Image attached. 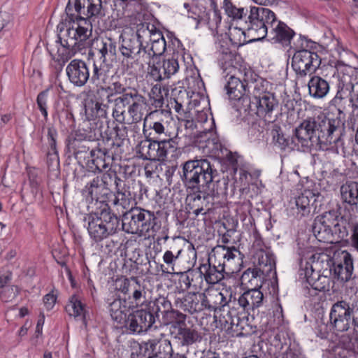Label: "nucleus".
Returning a JSON list of instances; mask_svg holds the SVG:
<instances>
[{"instance_id": "obj_1", "label": "nucleus", "mask_w": 358, "mask_h": 358, "mask_svg": "<svg viewBox=\"0 0 358 358\" xmlns=\"http://www.w3.org/2000/svg\"><path fill=\"white\" fill-rule=\"evenodd\" d=\"M246 24L251 41L267 37L273 43L287 45L294 35L285 23L278 20L274 12L264 7H251Z\"/></svg>"}, {"instance_id": "obj_2", "label": "nucleus", "mask_w": 358, "mask_h": 358, "mask_svg": "<svg viewBox=\"0 0 358 358\" xmlns=\"http://www.w3.org/2000/svg\"><path fill=\"white\" fill-rule=\"evenodd\" d=\"M295 136L301 147L328 149L341 138L340 121L325 116L307 118L295 129Z\"/></svg>"}, {"instance_id": "obj_3", "label": "nucleus", "mask_w": 358, "mask_h": 358, "mask_svg": "<svg viewBox=\"0 0 358 358\" xmlns=\"http://www.w3.org/2000/svg\"><path fill=\"white\" fill-rule=\"evenodd\" d=\"M92 31V23L86 19L78 17L69 21L65 35L56 41V51L54 48L50 50L52 58L58 62L66 63L83 48Z\"/></svg>"}, {"instance_id": "obj_4", "label": "nucleus", "mask_w": 358, "mask_h": 358, "mask_svg": "<svg viewBox=\"0 0 358 358\" xmlns=\"http://www.w3.org/2000/svg\"><path fill=\"white\" fill-rule=\"evenodd\" d=\"M210 162L206 159L189 160L182 164L181 180L186 189L218 192L217 182L213 180L214 172Z\"/></svg>"}, {"instance_id": "obj_5", "label": "nucleus", "mask_w": 358, "mask_h": 358, "mask_svg": "<svg viewBox=\"0 0 358 358\" xmlns=\"http://www.w3.org/2000/svg\"><path fill=\"white\" fill-rule=\"evenodd\" d=\"M113 117L120 124H131L143 119L147 103L145 98L136 90H129L113 101Z\"/></svg>"}, {"instance_id": "obj_6", "label": "nucleus", "mask_w": 358, "mask_h": 358, "mask_svg": "<svg viewBox=\"0 0 358 358\" xmlns=\"http://www.w3.org/2000/svg\"><path fill=\"white\" fill-rule=\"evenodd\" d=\"M84 222L90 238L95 242H101L117 232L120 220L105 206L100 212L87 214Z\"/></svg>"}, {"instance_id": "obj_7", "label": "nucleus", "mask_w": 358, "mask_h": 358, "mask_svg": "<svg viewBox=\"0 0 358 358\" xmlns=\"http://www.w3.org/2000/svg\"><path fill=\"white\" fill-rule=\"evenodd\" d=\"M160 229L154 212L140 208H131L123 215L122 229L139 236H152Z\"/></svg>"}, {"instance_id": "obj_8", "label": "nucleus", "mask_w": 358, "mask_h": 358, "mask_svg": "<svg viewBox=\"0 0 358 358\" xmlns=\"http://www.w3.org/2000/svg\"><path fill=\"white\" fill-rule=\"evenodd\" d=\"M171 124H173L171 114L164 110L155 111L150 113L149 117L144 119L143 132L148 131V137L151 136L154 138L166 137L168 138H174L176 134L172 131Z\"/></svg>"}, {"instance_id": "obj_9", "label": "nucleus", "mask_w": 358, "mask_h": 358, "mask_svg": "<svg viewBox=\"0 0 358 358\" xmlns=\"http://www.w3.org/2000/svg\"><path fill=\"white\" fill-rule=\"evenodd\" d=\"M224 71L229 70L227 73V76H229L225 88L227 93L231 99L240 100L241 99H246L245 97L248 83L247 80V73L244 74L234 66H230L227 64V62L222 64Z\"/></svg>"}, {"instance_id": "obj_10", "label": "nucleus", "mask_w": 358, "mask_h": 358, "mask_svg": "<svg viewBox=\"0 0 358 358\" xmlns=\"http://www.w3.org/2000/svg\"><path fill=\"white\" fill-rule=\"evenodd\" d=\"M101 0H69L66 12L71 15V20L83 17L90 22L89 18L101 14Z\"/></svg>"}, {"instance_id": "obj_11", "label": "nucleus", "mask_w": 358, "mask_h": 358, "mask_svg": "<svg viewBox=\"0 0 358 358\" xmlns=\"http://www.w3.org/2000/svg\"><path fill=\"white\" fill-rule=\"evenodd\" d=\"M320 63V58L316 52L305 49L296 51L292 59L294 71L301 77L315 73Z\"/></svg>"}, {"instance_id": "obj_12", "label": "nucleus", "mask_w": 358, "mask_h": 358, "mask_svg": "<svg viewBox=\"0 0 358 358\" xmlns=\"http://www.w3.org/2000/svg\"><path fill=\"white\" fill-rule=\"evenodd\" d=\"M215 259L222 257V266L227 273H236L240 271L243 264V255L236 247H227L218 245L213 250Z\"/></svg>"}, {"instance_id": "obj_13", "label": "nucleus", "mask_w": 358, "mask_h": 358, "mask_svg": "<svg viewBox=\"0 0 358 358\" xmlns=\"http://www.w3.org/2000/svg\"><path fill=\"white\" fill-rule=\"evenodd\" d=\"M356 311L346 301H337L332 306L330 310L331 324L337 331H347L350 328L351 319H353Z\"/></svg>"}, {"instance_id": "obj_14", "label": "nucleus", "mask_w": 358, "mask_h": 358, "mask_svg": "<svg viewBox=\"0 0 358 358\" xmlns=\"http://www.w3.org/2000/svg\"><path fill=\"white\" fill-rule=\"evenodd\" d=\"M124 322L125 327L130 333L141 334L152 326L155 317L150 311L141 309L129 314Z\"/></svg>"}, {"instance_id": "obj_15", "label": "nucleus", "mask_w": 358, "mask_h": 358, "mask_svg": "<svg viewBox=\"0 0 358 358\" xmlns=\"http://www.w3.org/2000/svg\"><path fill=\"white\" fill-rule=\"evenodd\" d=\"M334 275L342 282L348 281L352 275L353 261L351 255L346 250H343L334 255L332 268Z\"/></svg>"}, {"instance_id": "obj_16", "label": "nucleus", "mask_w": 358, "mask_h": 358, "mask_svg": "<svg viewBox=\"0 0 358 358\" xmlns=\"http://www.w3.org/2000/svg\"><path fill=\"white\" fill-rule=\"evenodd\" d=\"M187 195L186 197V203L187 208L192 210V213L195 216H198L201 213L205 208L210 204V199L218 196V192H210L209 194L202 192L203 190H191L187 189Z\"/></svg>"}, {"instance_id": "obj_17", "label": "nucleus", "mask_w": 358, "mask_h": 358, "mask_svg": "<svg viewBox=\"0 0 358 358\" xmlns=\"http://www.w3.org/2000/svg\"><path fill=\"white\" fill-rule=\"evenodd\" d=\"M114 182L115 185V199L113 201V204L117 208V210H121L124 215V210H128L131 207L134 199H133L129 187L127 186L124 182L115 174L114 175Z\"/></svg>"}, {"instance_id": "obj_18", "label": "nucleus", "mask_w": 358, "mask_h": 358, "mask_svg": "<svg viewBox=\"0 0 358 358\" xmlns=\"http://www.w3.org/2000/svg\"><path fill=\"white\" fill-rule=\"evenodd\" d=\"M253 103L257 107V114L268 122H273L275 116H273V110L278 107V102L274 95L271 93L264 94L254 97Z\"/></svg>"}, {"instance_id": "obj_19", "label": "nucleus", "mask_w": 358, "mask_h": 358, "mask_svg": "<svg viewBox=\"0 0 358 358\" xmlns=\"http://www.w3.org/2000/svg\"><path fill=\"white\" fill-rule=\"evenodd\" d=\"M66 71L69 80L75 86L82 87L90 79L89 69L83 60H72L66 66Z\"/></svg>"}, {"instance_id": "obj_20", "label": "nucleus", "mask_w": 358, "mask_h": 358, "mask_svg": "<svg viewBox=\"0 0 358 358\" xmlns=\"http://www.w3.org/2000/svg\"><path fill=\"white\" fill-rule=\"evenodd\" d=\"M179 70V64L177 59L169 58L163 59L150 67V76L155 81H161L170 78Z\"/></svg>"}, {"instance_id": "obj_21", "label": "nucleus", "mask_w": 358, "mask_h": 358, "mask_svg": "<svg viewBox=\"0 0 358 358\" xmlns=\"http://www.w3.org/2000/svg\"><path fill=\"white\" fill-rule=\"evenodd\" d=\"M113 65L108 62L95 60L91 76L92 82L96 86L104 87L110 84L113 78Z\"/></svg>"}, {"instance_id": "obj_22", "label": "nucleus", "mask_w": 358, "mask_h": 358, "mask_svg": "<svg viewBox=\"0 0 358 358\" xmlns=\"http://www.w3.org/2000/svg\"><path fill=\"white\" fill-rule=\"evenodd\" d=\"M323 257L327 258L326 265L329 266L327 262V257L324 255H313L310 259L309 262H306L303 264V262L301 264V269L299 271V277L301 279L305 280L306 282L310 286V279L317 280L318 275H320V268L322 264L324 263V259H321Z\"/></svg>"}, {"instance_id": "obj_23", "label": "nucleus", "mask_w": 358, "mask_h": 358, "mask_svg": "<svg viewBox=\"0 0 358 358\" xmlns=\"http://www.w3.org/2000/svg\"><path fill=\"white\" fill-rule=\"evenodd\" d=\"M108 179L112 180V176L110 173H104L101 177L94 178L85 185L83 189L84 194L92 200L98 201L101 199L108 192Z\"/></svg>"}, {"instance_id": "obj_24", "label": "nucleus", "mask_w": 358, "mask_h": 358, "mask_svg": "<svg viewBox=\"0 0 358 358\" xmlns=\"http://www.w3.org/2000/svg\"><path fill=\"white\" fill-rule=\"evenodd\" d=\"M253 262L257 266L256 268L265 275H276L275 261L270 250L260 249L256 251L253 254Z\"/></svg>"}, {"instance_id": "obj_25", "label": "nucleus", "mask_w": 358, "mask_h": 358, "mask_svg": "<svg viewBox=\"0 0 358 358\" xmlns=\"http://www.w3.org/2000/svg\"><path fill=\"white\" fill-rule=\"evenodd\" d=\"M201 296L204 308L209 310L216 311L217 309L224 308L229 302L224 293L213 287L206 289L201 294Z\"/></svg>"}, {"instance_id": "obj_26", "label": "nucleus", "mask_w": 358, "mask_h": 358, "mask_svg": "<svg viewBox=\"0 0 358 358\" xmlns=\"http://www.w3.org/2000/svg\"><path fill=\"white\" fill-rule=\"evenodd\" d=\"M319 193H315L310 189H304L299 196L295 197V206L296 213L301 217H307L311 215L314 203Z\"/></svg>"}, {"instance_id": "obj_27", "label": "nucleus", "mask_w": 358, "mask_h": 358, "mask_svg": "<svg viewBox=\"0 0 358 358\" xmlns=\"http://www.w3.org/2000/svg\"><path fill=\"white\" fill-rule=\"evenodd\" d=\"M174 329L176 331L174 338L182 346L192 345L202 339L201 334L193 327H187L185 324L179 323Z\"/></svg>"}, {"instance_id": "obj_28", "label": "nucleus", "mask_w": 358, "mask_h": 358, "mask_svg": "<svg viewBox=\"0 0 358 358\" xmlns=\"http://www.w3.org/2000/svg\"><path fill=\"white\" fill-rule=\"evenodd\" d=\"M179 284L183 290L192 289V292H198L201 289L203 280L199 267L198 269H189L181 273Z\"/></svg>"}, {"instance_id": "obj_29", "label": "nucleus", "mask_w": 358, "mask_h": 358, "mask_svg": "<svg viewBox=\"0 0 358 358\" xmlns=\"http://www.w3.org/2000/svg\"><path fill=\"white\" fill-rule=\"evenodd\" d=\"M211 258H209L208 262L201 264L199 268L203 277L208 284L215 285L224 278V273H227L222 266L221 262L218 261L217 265L210 263Z\"/></svg>"}, {"instance_id": "obj_30", "label": "nucleus", "mask_w": 358, "mask_h": 358, "mask_svg": "<svg viewBox=\"0 0 358 358\" xmlns=\"http://www.w3.org/2000/svg\"><path fill=\"white\" fill-rule=\"evenodd\" d=\"M136 37L143 45L156 43L164 38L154 24L146 22L138 24Z\"/></svg>"}, {"instance_id": "obj_31", "label": "nucleus", "mask_w": 358, "mask_h": 358, "mask_svg": "<svg viewBox=\"0 0 358 358\" xmlns=\"http://www.w3.org/2000/svg\"><path fill=\"white\" fill-rule=\"evenodd\" d=\"M107 106L96 96L89 97L85 101V115L87 120H95L107 117Z\"/></svg>"}, {"instance_id": "obj_32", "label": "nucleus", "mask_w": 358, "mask_h": 358, "mask_svg": "<svg viewBox=\"0 0 358 358\" xmlns=\"http://www.w3.org/2000/svg\"><path fill=\"white\" fill-rule=\"evenodd\" d=\"M263 299V293L259 289L251 288L239 296L238 303L244 310L248 311L261 306Z\"/></svg>"}, {"instance_id": "obj_33", "label": "nucleus", "mask_w": 358, "mask_h": 358, "mask_svg": "<svg viewBox=\"0 0 358 358\" xmlns=\"http://www.w3.org/2000/svg\"><path fill=\"white\" fill-rule=\"evenodd\" d=\"M122 38L121 46L120 48L122 55L127 59H134L136 56L139 55L142 58L143 53V45L140 40L134 36L131 38Z\"/></svg>"}, {"instance_id": "obj_34", "label": "nucleus", "mask_w": 358, "mask_h": 358, "mask_svg": "<svg viewBox=\"0 0 358 358\" xmlns=\"http://www.w3.org/2000/svg\"><path fill=\"white\" fill-rule=\"evenodd\" d=\"M95 49L99 55L96 60L112 62L116 55V43L110 38H102L95 42Z\"/></svg>"}, {"instance_id": "obj_35", "label": "nucleus", "mask_w": 358, "mask_h": 358, "mask_svg": "<svg viewBox=\"0 0 358 358\" xmlns=\"http://www.w3.org/2000/svg\"><path fill=\"white\" fill-rule=\"evenodd\" d=\"M178 150V143L174 138H167L162 141L155 140V156L154 161L164 162L168 155H172Z\"/></svg>"}, {"instance_id": "obj_36", "label": "nucleus", "mask_w": 358, "mask_h": 358, "mask_svg": "<svg viewBox=\"0 0 358 358\" xmlns=\"http://www.w3.org/2000/svg\"><path fill=\"white\" fill-rule=\"evenodd\" d=\"M308 86L310 95L315 98L324 97L329 90L328 82L321 77L316 76L310 78Z\"/></svg>"}, {"instance_id": "obj_37", "label": "nucleus", "mask_w": 358, "mask_h": 358, "mask_svg": "<svg viewBox=\"0 0 358 358\" xmlns=\"http://www.w3.org/2000/svg\"><path fill=\"white\" fill-rule=\"evenodd\" d=\"M166 48V44L164 38L156 43L145 44L143 45L142 60L148 63L150 59L163 55Z\"/></svg>"}, {"instance_id": "obj_38", "label": "nucleus", "mask_w": 358, "mask_h": 358, "mask_svg": "<svg viewBox=\"0 0 358 358\" xmlns=\"http://www.w3.org/2000/svg\"><path fill=\"white\" fill-rule=\"evenodd\" d=\"M341 194L344 202L350 205L358 203V182H348L341 187Z\"/></svg>"}, {"instance_id": "obj_39", "label": "nucleus", "mask_w": 358, "mask_h": 358, "mask_svg": "<svg viewBox=\"0 0 358 358\" xmlns=\"http://www.w3.org/2000/svg\"><path fill=\"white\" fill-rule=\"evenodd\" d=\"M315 220L324 224L327 229H331L333 234L341 233L338 221V216L336 211H328L317 216Z\"/></svg>"}, {"instance_id": "obj_40", "label": "nucleus", "mask_w": 358, "mask_h": 358, "mask_svg": "<svg viewBox=\"0 0 358 358\" xmlns=\"http://www.w3.org/2000/svg\"><path fill=\"white\" fill-rule=\"evenodd\" d=\"M109 310L112 319L121 324L127 317V307L126 301H122L120 299H115L110 303Z\"/></svg>"}, {"instance_id": "obj_41", "label": "nucleus", "mask_w": 358, "mask_h": 358, "mask_svg": "<svg viewBox=\"0 0 358 358\" xmlns=\"http://www.w3.org/2000/svg\"><path fill=\"white\" fill-rule=\"evenodd\" d=\"M264 275L265 274L262 273L256 268H249L243 273L241 281L242 285L251 287L252 288H257L262 282V275Z\"/></svg>"}, {"instance_id": "obj_42", "label": "nucleus", "mask_w": 358, "mask_h": 358, "mask_svg": "<svg viewBox=\"0 0 358 358\" xmlns=\"http://www.w3.org/2000/svg\"><path fill=\"white\" fill-rule=\"evenodd\" d=\"M182 303L185 310L192 314L204 308L201 294H196V292H189L185 296Z\"/></svg>"}, {"instance_id": "obj_43", "label": "nucleus", "mask_w": 358, "mask_h": 358, "mask_svg": "<svg viewBox=\"0 0 358 358\" xmlns=\"http://www.w3.org/2000/svg\"><path fill=\"white\" fill-rule=\"evenodd\" d=\"M66 310L70 316L75 318L80 317L84 324L85 323V309L83 304L76 296H72L69 300V303L66 306Z\"/></svg>"}, {"instance_id": "obj_44", "label": "nucleus", "mask_w": 358, "mask_h": 358, "mask_svg": "<svg viewBox=\"0 0 358 358\" xmlns=\"http://www.w3.org/2000/svg\"><path fill=\"white\" fill-rule=\"evenodd\" d=\"M313 232L316 238L324 243H334V234L331 229H327L321 222H319L318 220H315L313 225Z\"/></svg>"}, {"instance_id": "obj_45", "label": "nucleus", "mask_w": 358, "mask_h": 358, "mask_svg": "<svg viewBox=\"0 0 358 358\" xmlns=\"http://www.w3.org/2000/svg\"><path fill=\"white\" fill-rule=\"evenodd\" d=\"M137 152L143 159L154 161L155 156V140L146 139L142 141L138 146Z\"/></svg>"}, {"instance_id": "obj_46", "label": "nucleus", "mask_w": 358, "mask_h": 358, "mask_svg": "<svg viewBox=\"0 0 358 358\" xmlns=\"http://www.w3.org/2000/svg\"><path fill=\"white\" fill-rule=\"evenodd\" d=\"M271 133L275 145L278 147L280 150H294L295 148L296 145L294 143L293 141L285 138L280 131L279 127H275L272 129Z\"/></svg>"}, {"instance_id": "obj_47", "label": "nucleus", "mask_w": 358, "mask_h": 358, "mask_svg": "<svg viewBox=\"0 0 358 358\" xmlns=\"http://www.w3.org/2000/svg\"><path fill=\"white\" fill-rule=\"evenodd\" d=\"M106 149L99 148L90 151L92 162L95 166V169L99 171H102L108 167V164L106 162Z\"/></svg>"}, {"instance_id": "obj_48", "label": "nucleus", "mask_w": 358, "mask_h": 358, "mask_svg": "<svg viewBox=\"0 0 358 358\" xmlns=\"http://www.w3.org/2000/svg\"><path fill=\"white\" fill-rule=\"evenodd\" d=\"M153 340L155 341V346L153 348V357L160 358L162 357H168L171 355L173 350L169 341Z\"/></svg>"}, {"instance_id": "obj_49", "label": "nucleus", "mask_w": 358, "mask_h": 358, "mask_svg": "<svg viewBox=\"0 0 358 358\" xmlns=\"http://www.w3.org/2000/svg\"><path fill=\"white\" fill-rule=\"evenodd\" d=\"M130 294L131 296H129V299H132V301L135 303L136 306L143 304L145 301L146 292L145 287L139 283L138 279L135 282Z\"/></svg>"}, {"instance_id": "obj_50", "label": "nucleus", "mask_w": 358, "mask_h": 358, "mask_svg": "<svg viewBox=\"0 0 358 358\" xmlns=\"http://www.w3.org/2000/svg\"><path fill=\"white\" fill-rule=\"evenodd\" d=\"M223 8L226 15L233 20H241L247 13L243 8H238L229 0H224Z\"/></svg>"}, {"instance_id": "obj_51", "label": "nucleus", "mask_w": 358, "mask_h": 358, "mask_svg": "<svg viewBox=\"0 0 358 358\" xmlns=\"http://www.w3.org/2000/svg\"><path fill=\"white\" fill-rule=\"evenodd\" d=\"M245 24L247 25L246 23ZM246 34H248L247 28L245 31L238 27H230L229 30V40L235 46H241L247 42L245 38Z\"/></svg>"}, {"instance_id": "obj_52", "label": "nucleus", "mask_w": 358, "mask_h": 358, "mask_svg": "<svg viewBox=\"0 0 358 358\" xmlns=\"http://www.w3.org/2000/svg\"><path fill=\"white\" fill-rule=\"evenodd\" d=\"M155 346V341L152 339L138 345L139 354H137V358H155L153 357V348ZM131 358H135L134 352H131Z\"/></svg>"}, {"instance_id": "obj_53", "label": "nucleus", "mask_w": 358, "mask_h": 358, "mask_svg": "<svg viewBox=\"0 0 358 358\" xmlns=\"http://www.w3.org/2000/svg\"><path fill=\"white\" fill-rule=\"evenodd\" d=\"M310 287L317 291H329L331 284V278L327 275L321 274L317 278V280L310 279Z\"/></svg>"}, {"instance_id": "obj_54", "label": "nucleus", "mask_w": 358, "mask_h": 358, "mask_svg": "<svg viewBox=\"0 0 358 358\" xmlns=\"http://www.w3.org/2000/svg\"><path fill=\"white\" fill-rule=\"evenodd\" d=\"M149 96L153 106L155 108H161L163 106L164 103V99L162 92L161 85H155L149 93Z\"/></svg>"}, {"instance_id": "obj_55", "label": "nucleus", "mask_w": 358, "mask_h": 358, "mask_svg": "<svg viewBox=\"0 0 358 358\" xmlns=\"http://www.w3.org/2000/svg\"><path fill=\"white\" fill-rule=\"evenodd\" d=\"M137 278L131 277V278H123L117 281V289L124 294H130L131 289Z\"/></svg>"}, {"instance_id": "obj_56", "label": "nucleus", "mask_w": 358, "mask_h": 358, "mask_svg": "<svg viewBox=\"0 0 358 358\" xmlns=\"http://www.w3.org/2000/svg\"><path fill=\"white\" fill-rule=\"evenodd\" d=\"M19 293V288L17 286H10L5 288L1 293V299L4 302L12 301L16 298Z\"/></svg>"}, {"instance_id": "obj_57", "label": "nucleus", "mask_w": 358, "mask_h": 358, "mask_svg": "<svg viewBox=\"0 0 358 358\" xmlns=\"http://www.w3.org/2000/svg\"><path fill=\"white\" fill-rule=\"evenodd\" d=\"M37 105L39 110L45 119L48 117L47 111V92L43 91L38 94L36 99Z\"/></svg>"}, {"instance_id": "obj_58", "label": "nucleus", "mask_w": 358, "mask_h": 358, "mask_svg": "<svg viewBox=\"0 0 358 358\" xmlns=\"http://www.w3.org/2000/svg\"><path fill=\"white\" fill-rule=\"evenodd\" d=\"M224 322L231 327L238 326L239 317L236 315V310H228L226 315H223Z\"/></svg>"}, {"instance_id": "obj_59", "label": "nucleus", "mask_w": 358, "mask_h": 358, "mask_svg": "<svg viewBox=\"0 0 358 358\" xmlns=\"http://www.w3.org/2000/svg\"><path fill=\"white\" fill-rule=\"evenodd\" d=\"M57 132L54 127H49L48 129V138L49 144L52 150L56 149V137Z\"/></svg>"}, {"instance_id": "obj_60", "label": "nucleus", "mask_w": 358, "mask_h": 358, "mask_svg": "<svg viewBox=\"0 0 358 358\" xmlns=\"http://www.w3.org/2000/svg\"><path fill=\"white\" fill-rule=\"evenodd\" d=\"M346 89L349 90L351 94V101L355 99V103L353 104V106L358 108V83H356L355 85L353 84H350L349 86H346Z\"/></svg>"}, {"instance_id": "obj_61", "label": "nucleus", "mask_w": 358, "mask_h": 358, "mask_svg": "<svg viewBox=\"0 0 358 358\" xmlns=\"http://www.w3.org/2000/svg\"><path fill=\"white\" fill-rule=\"evenodd\" d=\"M57 296L52 294H47L43 298V303L47 310H51L55 304Z\"/></svg>"}, {"instance_id": "obj_62", "label": "nucleus", "mask_w": 358, "mask_h": 358, "mask_svg": "<svg viewBox=\"0 0 358 358\" xmlns=\"http://www.w3.org/2000/svg\"><path fill=\"white\" fill-rule=\"evenodd\" d=\"M180 250L178 252L177 255H174L173 252L170 250H167L164 252L163 256V260L164 263H166L168 265L173 264L177 258L178 257V255L180 254Z\"/></svg>"}, {"instance_id": "obj_63", "label": "nucleus", "mask_w": 358, "mask_h": 358, "mask_svg": "<svg viewBox=\"0 0 358 358\" xmlns=\"http://www.w3.org/2000/svg\"><path fill=\"white\" fill-rule=\"evenodd\" d=\"M351 242L352 247L358 252V224L352 227Z\"/></svg>"}, {"instance_id": "obj_64", "label": "nucleus", "mask_w": 358, "mask_h": 358, "mask_svg": "<svg viewBox=\"0 0 358 358\" xmlns=\"http://www.w3.org/2000/svg\"><path fill=\"white\" fill-rule=\"evenodd\" d=\"M301 352L296 348H289L285 353V358H300Z\"/></svg>"}]
</instances>
